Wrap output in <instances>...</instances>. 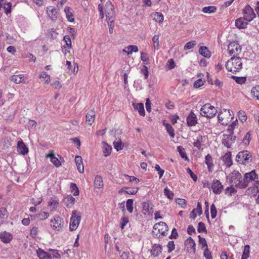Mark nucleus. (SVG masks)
<instances>
[{
  "label": "nucleus",
  "instance_id": "a878e982",
  "mask_svg": "<svg viewBox=\"0 0 259 259\" xmlns=\"http://www.w3.org/2000/svg\"><path fill=\"white\" fill-rule=\"evenodd\" d=\"M223 160L226 165L227 167H230L233 163L231 159V153L230 152L226 153L223 156Z\"/></svg>",
  "mask_w": 259,
  "mask_h": 259
},
{
  "label": "nucleus",
  "instance_id": "2eb2a0df",
  "mask_svg": "<svg viewBox=\"0 0 259 259\" xmlns=\"http://www.w3.org/2000/svg\"><path fill=\"white\" fill-rule=\"evenodd\" d=\"M187 122L189 126H195L197 123V116L192 111L187 117Z\"/></svg>",
  "mask_w": 259,
  "mask_h": 259
},
{
  "label": "nucleus",
  "instance_id": "f3484780",
  "mask_svg": "<svg viewBox=\"0 0 259 259\" xmlns=\"http://www.w3.org/2000/svg\"><path fill=\"white\" fill-rule=\"evenodd\" d=\"M17 151L20 153L25 155L28 152V149L22 141H19L17 143Z\"/></svg>",
  "mask_w": 259,
  "mask_h": 259
},
{
  "label": "nucleus",
  "instance_id": "7c9ffc66",
  "mask_svg": "<svg viewBox=\"0 0 259 259\" xmlns=\"http://www.w3.org/2000/svg\"><path fill=\"white\" fill-rule=\"evenodd\" d=\"M199 52L204 57L209 58L210 57V52L206 47L202 46L199 48Z\"/></svg>",
  "mask_w": 259,
  "mask_h": 259
},
{
  "label": "nucleus",
  "instance_id": "603ef678",
  "mask_svg": "<svg viewBox=\"0 0 259 259\" xmlns=\"http://www.w3.org/2000/svg\"><path fill=\"white\" fill-rule=\"evenodd\" d=\"M11 7H12V5H11V2H8L7 3H5L4 4V6L3 8L5 9V13L7 15L11 13V10H12Z\"/></svg>",
  "mask_w": 259,
  "mask_h": 259
},
{
  "label": "nucleus",
  "instance_id": "c756f323",
  "mask_svg": "<svg viewBox=\"0 0 259 259\" xmlns=\"http://www.w3.org/2000/svg\"><path fill=\"white\" fill-rule=\"evenodd\" d=\"M162 247L159 245L154 244L153 246L152 249L151 251V255L154 257L157 256L160 253H161Z\"/></svg>",
  "mask_w": 259,
  "mask_h": 259
},
{
  "label": "nucleus",
  "instance_id": "de8ad7c7",
  "mask_svg": "<svg viewBox=\"0 0 259 259\" xmlns=\"http://www.w3.org/2000/svg\"><path fill=\"white\" fill-rule=\"evenodd\" d=\"M70 189L71 192L73 193L74 196H78L79 195V190L75 184L71 183L70 185Z\"/></svg>",
  "mask_w": 259,
  "mask_h": 259
},
{
  "label": "nucleus",
  "instance_id": "774afa93",
  "mask_svg": "<svg viewBox=\"0 0 259 259\" xmlns=\"http://www.w3.org/2000/svg\"><path fill=\"white\" fill-rule=\"evenodd\" d=\"M167 247L168 248V252L169 253L175 249V245L173 241H170L167 244Z\"/></svg>",
  "mask_w": 259,
  "mask_h": 259
},
{
  "label": "nucleus",
  "instance_id": "f8f14e48",
  "mask_svg": "<svg viewBox=\"0 0 259 259\" xmlns=\"http://www.w3.org/2000/svg\"><path fill=\"white\" fill-rule=\"evenodd\" d=\"M211 188L213 192L215 194H220L223 189V186L218 180H213L212 184L211 185Z\"/></svg>",
  "mask_w": 259,
  "mask_h": 259
},
{
  "label": "nucleus",
  "instance_id": "6e6552de",
  "mask_svg": "<svg viewBox=\"0 0 259 259\" xmlns=\"http://www.w3.org/2000/svg\"><path fill=\"white\" fill-rule=\"evenodd\" d=\"M258 179V176L256 174L255 171L254 170H252L249 172L246 173L244 175V182H243V184L241 185L242 189L246 188L248 183L251 181L254 180L255 179Z\"/></svg>",
  "mask_w": 259,
  "mask_h": 259
},
{
  "label": "nucleus",
  "instance_id": "4d7b16f0",
  "mask_svg": "<svg viewBox=\"0 0 259 259\" xmlns=\"http://www.w3.org/2000/svg\"><path fill=\"white\" fill-rule=\"evenodd\" d=\"M232 78H233L235 81L239 84H242L246 81V78L244 77L232 76Z\"/></svg>",
  "mask_w": 259,
  "mask_h": 259
},
{
  "label": "nucleus",
  "instance_id": "ddd939ff",
  "mask_svg": "<svg viewBox=\"0 0 259 259\" xmlns=\"http://www.w3.org/2000/svg\"><path fill=\"white\" fill-rule=\"evenodd\" d=\"M185 245L187 248V250L188 252H191L192 250L194 254L196 252V244L194 241L191 237H189L185 241Z\"/></svg>",
  "mask_w": 259,
  "mask_h": 259
},
{
  "label": "nucleus",
  "instance_id": "393cba45",
  "mask_svg": "<svg viewBox=\"0 0 259 259\" xmlns=\"http://www.w3.org/2000/svg\"><path fill=\"white\" fill-rule=\"evenodd\" d=\"M95 119V112L94 110H90L86 115V121L91 125Z\"/></svg>",
  "mask_w": 259,
  "mask_h": 259
},
{
  "label": "nucleus",
  "instance_id": "473e14b6",
  "mask_svg": "<svg viewBox=\"0 0 259 259\" xmlns=\"http://www.w3.org/2000/svg\"><path fill=\"white\" fill-rule=\"evenodd\" d=\"M64 12L68 21L71 22H73L74 19L71 8L70 7H65Z\"/></svg>",
  "mask_w": 259,
  "mask_h": 259
},
{
  "label": "nucleus",
  "instance_id": "680f3d73",
  "mask_svg": "<svg viewBox=\"0 0 259 259\" xmlns=\"http://www.w3.org/2000/svg\"><path fill=\"white\" fill-rule=\"evenodd\" d=\"M141 72L144 75L145 79H147L149 75V71L148 67L144 65L141 70Z\"/></svg>",
  "mask_w": 259,
  "mask_h": 259
},
{
  "label": "nucleus",
  "instance_id": "7ed1b4c3",
  "mask_svg": "<svg viewBox=\"0 0 259 259\" xmlns=\"http://www.w3.org/2000/svg\"><path fill=\"white\" fill-rule=\"evenodd\" d=\"M217 112V110L214 106H211L209 103H207L202 106L200 113L202 116L211 118L214 117Z\"/></svg>",
  "mask_w": 259,
  "mask_h": 259
},
{
  "label": "nucleus",
  "instance_id": "338daca9",
  "mask_svg": "<svg viewBox=\"0 0 259 259\" xmlns=\"http://www.w3.org/2000/svg\"><path fill=\"white\" fill-rule=\"evenodd\" d=\"M199 238V242L200 244L202 245V247L203 248L204 247H206V248L207 247V244L206 241L204 238H202L200 236V235L198 236Z\"/></svg>",
  "mask_w": 259,
  "mask_h": 259
},
{
  "label": "nucleus",
  "instance_id": "e433bc0d",
  "mask_svg": "<svg viewBox=\"0 0 259 259\" xmlns=\"http://www.w3.org/2000/svg\"><path fill=\"white\" fill-rule=\"evenodd\" d=\"M217 8L215 6H208L203 8L202 12L204 13H213L216 12Z\"/></svg>",
  "mask_w": 259,
  "mask_h": 259
},
{
  "label": "nucleus",
  "instance_id": "423d86ee",
  "mask_svg": "<svg viewBox=\"0 0 259 259\" xmlns=\"http://www.w3.org/2000/svg\"><path fill=\"white\" fill-rule=\"evenodd\" d=\"M234 128V125H233V124H230L227 129V132L228 133V134H224L223 135L222 141V144L228 148L230 147V143L229 142V140L232 139L233 138Z\"/></svg>",
  "mask_w": 259,
  "mask_h": 259
},
{
  "label": "nucleus",
  "instance_id": "4be33fe9",
  "mask_svg": "<svg viewBox=\"0 0 259 259\" xmlns=\"http://www.w3.org/2000/svg\"><path fill=\"white\" fill-rule=\"evenodd\" d=\"M36 252L39 259H52L51 254L45 251L41 248L37 250Z\"/></svg>",
  "mask_w": 259,
  "mask_h": 259
},
{
  "label": "nucleus",
  "instance_id": "bb28decb",
  "mask_svg": "<svg viewBox=\"0 0 259 259\" xmlns=\"http://www.w3.org/2000/svg\"><path fill=\"white\" fill-rule=\"evenodd\" d=\"M75 199L71 195H68L64 200V203L68 208L71 207L75 203Z\"/></svg>",
  "mask_w": 259,
  "mask_h": 259
},
{
  "label": "nucleus",
  "instance_id": "13d9d810",
  "mask_svg": "<svg viewBox=\"0 0 259 259\" xmlns=\"http://www.w3.org/2000/svg\"><path fill=\"white\" fill-rule=\"evenodd\" d=\"M108 25H109V31L110 34L113 33L114 28V18L110 19H107Z\"/></svg>",
  "mask_w": 259,
  "mask_h": 259
},
{
  "label": "nucleus",
  "instance_id": "f257e3e1",
  "mask_svg": "<svg viewBox=\"0 0 259 259\" xmlns=\"http://www.w3.org/2000/svg\"><path fill=\"white\" fill-rule=\"evenodd\" d=\"M226 68L230 72L233 73L239 71L242 68L241 58L238 57H232L226 63Z\"/></svg>",
  "mask_w": 259,
  "mask_h": 259
},
{
  "label": "nucleus",
  "instance_id": "5701e85b",
  "mask_svg": "<svg viewBox=\"0 0 259 259\" xmlns=\"http://www.w3.org/2000/svg\"><path fill=\"white\" fill-rule=\"evenodd\" d=\"M245 21L246 20L244 19V17L237 19L235 21L236 26L239 29L245 28L248 25V22Z\"/></svg>",
  "mask_w": 259,
  "mask_h": 259
},
{
  "label": "nucleus",
  "instance_id": "6e6d98bb",
  "mask_svg": "<svg viewBox=\"0 0 259 259\" xmlns=\"http://www.w3.org/2000/svg\"><path fill=\"white\" fill-rule=\"evenodd\" d=\"M8 217V213L7 209L4 207L0 208V219H5Z\"/></svg>",
  "mask_w": 259,
  "mask_h": 259
},
{
  "label": "nucleus",
  "instance_id": "4468645a",
  "mask_svg": "<svg viewBox=\"0 0 259 259\" xmlns=\"http://www.w3.org/2000/svg\"><path fill=\"white\" fill-rule=\"evenodd\" d=\"M113 6L110 2L106 3L105 5V13L107 19H113L114 12L113 11Z\"/></svg>",
  "mask_w": 259,
  "mask_h": 259
},
{
  "label": "nucleus",
  "instance_id": "72a5a7b5",
  "mask_svg": "<svg viewBox=\"0 0 259 259\" xmlns=\"http://www.w3.org/2000/svg\"><path fill=\"white\" fill-rule=\"evenodd\" d=\"M94 185L96 188H101L103 187V179L100 176H97L95 177Z\"/></svg>",
  "mask_w": 259,
  "mask_h": 259
},
{
  "label": "nucleus",
  "instance_id": "e2e57ef3",
  "mask_svg": "<svg viewBox=\"0 0 259 259\" xmlns=\"http://www.w3.org/2000/svg\"><path fill=\"white\" fill-rule=\"evenodd\" d=\"M186 171L190 175L193 180L194 182H196L197 180V177L195 174H194L192 170L190 168L188 167L186 169Z\"/></svg>",
  "mask_w": 259,
  "mask_h": 259
},
{
  "label": "nucleus",
  "instance_id": "c9c22d12",
  "mask_svg": "<svg viewBox=\"0 0 259 259\" xmlns=\"http://www.w3.org/2000/svg\"><path fill=\"white\" fill-rule=\"evenodd\" d=\"M205 162L207 164L209 171H210L211 167L213 165L212 164V159L211 155L208 154L205 158Z\"/></svg>",
  "mask_w": 259,
  "mask_h": 259
},
{
  "label": "nucleus",
  "instance_id": "2f4dec72",
  "mask_svg": "<svg viewBox=\"0 0 259 259\" xmlns=\"http://www.w3.org/2000/svg\"><path fill=\"white\" fill-rule=\"evenodd\" d=\"M152 18L155 22L161 23L163 21V16L160 13L155 12L151 15Z\"/></svg>",
  "mask_w": 259,
  "mask_h": 259
},
{
  "label": "nucleus",
  "instance_id": "412c9836",
  "mask_svg": "<svg viewBox=\"0 0 259 259\" xmlns=\"http://www.w3.org/2000/svg\"><path fill=\"white\" fill-rule=\"evenodd\" d=\"M63 40L65 42V45L63 46L62 51L66 55L67 49H69L71 48V41L70 36L68 35L64 36Z\"/></svg>",
  "mask_w": 259,
  "mask_h": 259
},
{
  "label": "nucleus",
  "instance_id": "052dcab7",
  "mask_svg": "<svg viewBox=\"0 0 259 259\" xmlns=\"http://www.w3.org/2000/svg\"><path fill=\"white\" fill-rule=\"evenodd\" d=\"M204 80H202V79H198L194 82V87L195 88H200L204 84Z\"/></svg>",
  "mask_w": 259,
  "mask_h": 259
},
{
  "label": "nucleus",
  "instance_id": "8fccbe9b",
  "mask_svg": "<svg viewBox=\"0 0 259 259\" xmlns=\"http://www.w3.org/2000/svg\"><path fill=\"white\" fill-rule=\"evenodd\" d=\"M197 231L198 232H204L206 233L207 230L205 226V224L203 222H199L198 225Z\"/></svg>",
  "mask_w": 259,
  "mask_h": 259
},
{
  "label": "nucleus",
  "instance_id": "37998d69",
  "mask_svg": "<svg viewBox=\"0 0 259 259\" xmlns=\"http://www.w3.org/2000/svg\"><path fill=\"white\" fill-rule=\"evenodd\" d=\"M251 94L253 97H255L257 100H259V85L252 88Z\"/></svg>",
  "mask_w": 259,
  "mask_h": 259
},
{
  "label": "nucleus",
  "instance_id": "1a4fd4ad",
  "mask_svg": "<svg viewBox=\"0 0 259 259\" xmlns=\"http://www.w3.org/2000/svg\"><path fill=\"white\" fill-rule=\"evenodd\" d=\"M256 16L250 6H246L244 9V18L247 22L251 21Z\"/></svg>",
  "mask_w": 259,
  "mask_h": 259
},
{
  "label": "nucleus",
  "instance_id": "864d4df0",
  "mask_svg": "<svg viewBox=\"0 0 259 259\" xmlns=\"http://www.w3.org/2000/svg\"><path fill=\"white\" fill-rule=\"evenodd\" d=\"M196 45V41L195 40L190 41L188 42L184 46V49L189 50L193 48Z\"/></svg>",
  "mask_w": 259,
  "mask_h": 259
},
{
  "label": "nucleus",
  "instance_id": "69168bd1",
  "mask_svg": "<svg viewBox=\"0 0 259 259\" xmlns=\"http://www.w3.org/2000/svg\"><path fill=\"white\" fill-rule=\"evenodd\" d=\"M238 116L239 119L242 121L244 122L246 120L247 117L246 115L244 114V112L242 111H240L238 112Z\"/></svg>",
  "mask_w": 259,
  "mask_h": 259
},
{
  "label": "nucleus",
  "instance_id": "aec40b11",
  "mask_svg": "<svg viewBox=\"0 0 259 259\" xmlns=\"http://www.w3.org/2000/svg\"><path fill=\"white\" fill-rule=\"evenodd\" d=\"M47 12L49 17H50L53 21H55L57 19V11L54 7L49 6L47 7Z\"/></svg>",
  "mask_w": 259,
  "mask_h": 259
},
{
  "label": "nucleus",
  "instance_id": "3c124183",
  "mask_svg": "<svg viewBox=\"0 0 259 259\" xmlns=\"http://www.w3.org/2000/svg\"><path fill=\"white\" fill-rule=\"evenodd\" d=\"M141 59L144 64L147 65L149 63V58L147 53L142 52L141 53Z\"/></svg>",
  "mask_w": 259,
  "mask_h": 259
},
{
  "label": "nucleus",
  "instance_id": "a211bd4d",
  "mask_svg": "<svg viewBox=\"0 0 259 259\" xmlns=\"http://www.w3.org/2000/svg\"><path fill=\"white\" fill-rule=\"evenodd\" d=\"M0 238L4 243H8L11 241L13 237L11 233L5 231L0 234Z\"/></svg>",
  "mask_w": 259,
  "mask_h": 259
},
{
  "label": "nucleus",
  "instance_id": "bf43d9fd",
  "mask_svg": "<svg viewBox=\"0 0 259 259\" xmlns=\"http://www.w3.org/2000/svg\"><path fill=\"white\" fill-rule=\"evenodd\" d=\"M210 213L212 219H214L217 216V210L213 204L210 206Z\"/></svg>",
  "mask_w": 259,
  "mask_h": 259
},
{
  "label": "nucleus",
  "instance_id": "79ce46f5",
  "mask_svg": "<svg viewBox=\"0 0 259 259\" xmlns=\"http://www.w3.org/2000/svg\"><path fill=\"white\" fill-rule=\"evenodd\" d=\"M250 246L249 245H246L244 246V251L242 255L241 259H247L249 255Z\"/></svg>",
  "mask_w": 259,
  "mask_h": 259
},
{
  "label": "nucleus",
  "instance_id": "f03ea898",
  "mask_svg": "<svg viewBox=\"0 0 259 259\" xmlns=\"http://www.w3.org/2000/svg\"><path fill=\"white\" fill-rule=\"evenodd\" d=\"M168 226L163 222L155 224L153 228L152 233L157 238H160L167 235Z\"/></svg>",
  "mask_w": 259,
  "mask_h": 259
},
{
  "label": "nucleus",
  "instance_id": "0e129e2a",
  "mask_svg": "<svg viewBox=\"0 0 259 259\" xmlns=\"http://www.w3.org/2000/svg\"><path fill=\"white\" fill-rule=\"evenodd\" d=\"M203 255L206 258V259H212L211 252L209 251L207 247L205 249Z\"/></svg>",
  "mask_w": 259,
  "mask_h": 259
},
{
  "label": "nucleus",
  "instance_id": "f704fd0d",
  "mask_svg": "<svg viewBox=\"0 0 259 259\" xmlns=\"http://www.w3.org/2000/svg\"><path fill=\"white\" fill-rule=\"evenodd\" d=\"M127 51L123 50V52L126 53L128 55L132 54L133 52L136 53L138 51L137 46L134 45H130L126 48Z\"/></svg>",
  "mask_w": 259,
  "mask_h": 259
},
{
  "label": "nucleus",
  "instance_id": "4c0bfd02",
  "mask_svg": "<svg viewBox=\"0 0 259 259\" xmlns=\"http://www.w3.org/2000/svg\"><path fill=\"white\" fill-rule=\"evenodd\" d=\"M178 151L179 153V154L180 155L181 157L184 159L186 160H188V157L187 156V154L185 151L184 148L182 146H178L177 147Z\"/></svg>",
  "mask_w": 259,
  "mask_h": 259
},
{
  "label": "nucleus",
  "instance_id": "20e7f679",
  "mask_svg": "<svg viewBox=\"0 0 259 259\" xmlns=\"http://www.w3.org/2000/svg\"><path fill=\"white\" fill-rule=\"evenodd\" d=\"M236 160L240 164H245L252 161V156L248 151H242L236 155Z\"/></svg>",
  "mask_w": 259,
  "mask_h": 259
},
{
  "label": "nucleus",
  "instance_id": "c85d7f7f",
  "mask_svg": "<svg viewBox=\"0 0 259 259\" xmlns=\"http://www.w3.org/2000/svg\"><path fill=\"white\" fill-rule=\"evenodd\" d=\"M133 107L135 110H137L139 113V114L141 116H145V112L144 107V104L143 103H133Z\"/></svg>",
  "mask_w": 259,
  "mask_h": 259
},
{
  "label": "nucleus",
  "instance_id": "39448f33",
  "mask_svg": "<svg viewBox=\"0 0 259 259\" xmlns=\"http://www.w3.org/2000/svg\"><path fill=\"white\" fill-rule=\"evenodd\" d=\"M80 220L81 216L78 215V211L76 210H73L70 221V230L71 231L75 230L78 227Z\"/></svg>",
  "mask_w": 259,
  "mask_h": 259
},
{
  "label": "nucleus",
  "instance_id": "ea45409f",
  "mask_svg": "<svg viewBox=\"0 0 259 259\" xmlns=\"http://www.w3.org/2000/svg\"><path fill=\"white\" fill-rule=\"evenodd\" d=\"M164 125H165L166 131L170 135V136L172 138H174L175 137V134L174 132V129L171 126V125L168 123H164Z\"/></svg>",
  "mask_w": 259,
  "mask_h": 259
},
{
  "label": "nucleus",
  "instance_id": "0eeeda50",
  "mask_svg": "<svg viewBox=\"0 0 259 259\" xmlns=\"http://www.w3.org/2000/svg\"><path fill=\"white\" fill-rule=\"evenodd\" d=\"M241 47L235 41L231 42L228 46V52L229 54L238 55L241 52Z\"/></svg>",
  "mask_w": 259,
  "mask_h": 259
},
{
  "label": "nucleus",
  "instance_id": "58836bf2",
  "mask_svg": "<svg viewBox=\"0 0 259 259\" xmlns=\"http://www.w3.org/2000/svg\"><path fill=\"white\" fill-rule=\"evenodd\" d=\"M24 77V75L23 74H19L17 75H13L11 76V80L16 83H20L23 78Z\"/></svg>",
  "mask_w": 259,
  "mask_h": 259
},
{
  "label": "nucleus",
  "instance_id": "49530a36",
  "mask_svg": "<svg viewBox=\"0 0 259 259\" xmlns=\"http://www.w3.org/2000/svg\"><path fill=\"white\" fill-rule=\"evenodd\" d=\"M133 203H134V200L132 199H128L126 201V208H127V210L130 213H132L133 211Z\"/></svg>",
  "mask_w": 259,
  "mask_h": 259
},
{
  "label": "nucleus",
  "instance_id": "9b49d317",
  "mask_svg": "<svg viewBox=\"0 0 259 259\" xmlns=\"http://www.w3.org/2000/svg\"><path fill=\"white\" fill-rule=\"evenodd\" d=\"M51 226L57 230H61L63 226V219L59 216L55 217L54 220L51 221Z\"/></svg>",
  "mask_w": 259,
  "mask_h": 259
},
{
  "label": "nucleus",
  "instance_id": "9d476101",
  "mask_svg": "<svg viewBox=\"0 0 259 259\" xmlns=\"http://www.w3.org/2000/svg\"><path fill=\"white\" fill-rule=\"evenodd\" d=\"M231 181L230 182L232 183L234 180H237V182H234L235 186L237 188H239L242 189L241 187L243 184V182L242 181V176L241 174L236 170H234L231 175Z\"/></svg>",
  "mask_w": 259,
  "mask_h": 259
},
{
  "label": "nucleus",
  "instance_id": "5fc2aeb1",
  "mask_svg": "<svg viewBox=\"0 0 259 259\" xmlns=\"http://www.w3.org/2000/svg\"><path fill=\"white\" fill-rule=\"evenodd\" d=\"M176 203L183 208H185L187 205L186 201L184 199L177 198L175 200Z\"/></svg>",
  "mask_w": 259,
  "mask_h": 259
},
{
  "label": "nucleus",
  "instance_id": "dca6fc26",
  "mask_svg": "<svg viewBox=\"0 0 259 259\" xmlns=\"http://www.w3.org/2000/svg\"><path fill=\"white\" fill-rule=\"evenodd\" d=\"M153 205H150L149 202H144L142 203V212L144 214H152L153 212Z\"/></svg>",
  "mask_w": 259,
  "mask_h": 259
},
{
  "label": "nucleus",
  "instance_id": "b1692460",
  "mask_svg": "<svg viewBox=\"0 0 259 259\" xmlns=\"http://www.w3.org/2000/svg\"><path fill=\"white\" fill-rule=\"evenodd\" d=\"M75 161L78 171L80 173H83L84 172V166L82 164V159L81 157L78 155L76 156Z\"/></svg>",
  "mask_w": 259,
  "mask_h": 259
},
{
  "label": "nucleus",
  "instance_id": "6ab92c4d",
  "mask_svg": "<svg viewBox=\"0 0 259 259\" xmlns=\"http://www.w3.org/2000/svg\"><path fill=\"white\" fill-rule=\"evenodd\" d=\"M47 157L50 158L51 161L56 167H58L61 166V163L60 161L55 156L53 151L47 155Z\"/></svg>",
  "mask_w": 259,
  "mask_h": 259
},
{
  "label": "nucleus",
  "instance_id": "a19ab883",
  "mask_svg": "<svg viewBox=\"0 0 259 259\" xmlns=\"http://www.w3.org/2000/svg\"><path fill=\"white\" fill-rule=\"evenodd\" d=\"M164 194L169 199H173L174 194L167 187H165L164 189Z\"/></svg>",
  "mask_w": 259,
  "mask_h": 259
},
{
  "label": "nucleus",
  "instance_id": "cd10ccee",
  "mask_svg": "<svg viewBox=\"0 0 259 259\" xmlns=\"http://www.w3.org/2000/svg\"><path fill=\"white\" fill-rule=\"evenodd\" d=\"M103 144V152L105 157L108 156L111 153L112 147L109 145L106 142H102Z\"/></svg>",
  "mask_w": 259,
  "mask_h": 259
},
{
  "label": "nucleus",
  "instance_id": "09e8293b",
  "mask_svg": "<svg viewBox=\"0 0 259 259\" xmlns=\"http://www.w3.org/2000/svg\"><path fill=\"white\" fill-rule=\"evenodd\" d=\"M125 189L127 190L125 191V193L131 195H135L136 194L138 191V188H131L128 187H126Z\"/></svg>",
  "mask_w": 259,
  "mask_h": 259
},
{
  "label": "nucleus",
  "instance_id": "a18cd8bd",
  "mask_svg": "<svg viewBox=\"0 0 259 259\" xmlns=\"http://www.w3.org/2000/svg\"><path fill=\"white\" fill-rule=\"evenodd\" d=\"M116 140L113 142L114 148L117 151L122 149V142L120 139H116Z\"/></svg>",
  "mask_w": 259,
  "mask_h": 259
},
{
  "label": "nucleus",
  "instance_id": "c03bdc74",
  "mask_svg": "<svg viewBox=\"0 0 259 259\" xmlns=\"http://www.w3.org/2000/svg\"><path fill=\"white\" fill-rule=\"evenodd\" d=\"M202 139L203 137L202 136H199L197 137V141L195 142L193 144L194 146L198 148L199 149L202 148V146H203V145L201 143L202 142Z\"/></svg>",
  "mask_w": 259,
  "mask_h": 259
}]
</instances>
